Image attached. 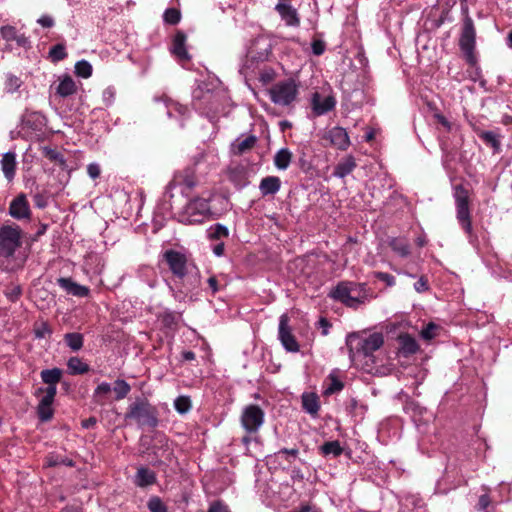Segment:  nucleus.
Here are the masks:
<instances>
[{"mask_svg":"<svg viewBox=\"0 0 512 512\" xmlns=\"http://www.w3.org/2000/svg\"><path fill=\"white\" fill-rule=\"evenodd\" d=\"M23 125L32 128L33 130L40 131L45 125V118L38 112H27L23 116Z\"/></svg>","mask_w":512,"mask_h":512,"instance_id":"5701e85b","label":"nucleus"},{"mask_svg":"<svg viewBox=\"0 0 512 512\" xmlns=\"http://www.w3.org/2000/svg\"><path fill=\"white\" fill-rule=\"evenodd\" d=\"M390 246L393 251L399 254L401 257H406L410 253V246L405 239L394 238L391 240Z\"/></svg>","mask_w":512,"mask_h":512,"instance_id":"f704fd0d","label":"nucleus"},{"mask_svg":"<svg viewBox=\"0 0 512 512\" xmlns=\"http://www.w3.org/2000/svg\"><path fill=\"white\" fill-rule=\"evenodd\" d=\"M9 214L18 220L30 217V207L24 194H20L12 200L9 206Z\"/></svg>","mask_w":512,"mask_h":512,"instance_id":"4468645a","label":"nucleus"},{"mask_svg":"<svg viewBox=\"0 0 512 512\" xmlns=\"http://www.w3.org/2000/svg\"><path fill=\"white\" fill-rule=\"evenodd\" d=\"M126 422H134L138 427L148 426L154 428L158 425L157 410L147 399H136L132 402L124 415Z\"/></svg>","mask_w":512,"mask_h":512,"instance_id":"f257e3e1","label":"nucleus"},{"mask_svg":"<svg viewBox=\"0 0 512 512\" xmlns=\"http://www.w3.org/2000/svg\"><path fill=\"white\" fill-rule=\"evenodd\" d=\"M434 118L441 124L443 125L446 130L450 131L451 130V123L442 115V114H439V113H436L434 115Z\"/></svg>","mask_w":512,"mask_h":512,"instance_id":"69168bd1","label":"nucleus"},{"mask_svg":"<svg viewBox=\"0 0 512 512\" xmlns=\"http://www.w3.org/2000/svg\"><path fill=\"white\" fill-rule=\"evenodd\" d=\"M324 139L329 141L330 144L339 150H346L350 146V140L347 131L339 126L333 127L328 130Z\"/></svg>","mask_w":512,"mask_h":512,"instance_id":"f8f14e48","label":"nucleus"},{"mask_svg":"<svg viewBox=\"0 0 512 512\" xmlns=\"http://www.w3.org/2000/svg\"><path fill=\"white\" fill-rule=\"evenodd\" d=\"M38 415L42 421H48L53 416V409L51 406L38 405Z\"/></svg>","mask_w":512,"mask_h":512,"instance_id":"8fccbe9b","label":"nucleus"},{"mask_svg":"<svg viewBox=\"0 0 512 512\" xmlns=\"http://www.w3.org/2000/svg\"><path fill=\"white\" fill-rule=\"evenodd\" d=\"M228 235L229 231L227 227L222 224H216L209 229V237L211 239L219 240L228 237Z\"/></svg>","mask_w":512,"mask_h":512,"instance_id":"a19ab883","label":"nucleus"},{"mask_svg":"<svg viewBox=\"0 0 512 512\" xmlns=\"http://www.w3.org/2000/svg\"><path fill=\"white\" fill-rule=\"evenodd\" d=\"M43 155L51 162L59 165L62 169H67L66 160L61 152L48 146L42 148Z\"/></svg>","mask_w":512,"mask_h":512,"instance_id":"bb28decb","label":"nucleus"},{"mask_svg":"<svg viewBox=\"0 0 512 512\" xmlns=\"http://www.w3.org/2000/svg\"><path fill=\"white\" fill-rule=\"evenodd\" d=\"M378 279L386 282L389 286H392L395 284V278L391 274L379 272L377 274Z\"/></svg>","mask_w":512,"mask_h":512,"instance_id":"680f3d73","label":"nucleus"},{"mask_svg":"<svg viewBox=\"0 0 512 512\" xmlns=\"http://www.w3.org/2000/svg\"><path fill=\"white\" fill-rule=\"evenodd\" d=\"M164 258L175 276L183 278L186 275L187 259L183 254L174 250H168L165 252Z\"/></svg>","mask_w":512,"mask_h":512,"instance_id":"9b49d317","label":"nucleus"},{"mask_svg":"<svg viewBox=\"0 0 512 512\" xmlns=\"http://www.w3.org/2000/svg\"><path fill=\"white\" fill-rule=\"evenodd\" d=\"M164 21L168 24L175 25L181 19V13L178 9L169 8L164 12Z\"/></svg>","mask_w":512,"mask_h":512,"instance_id":"37998d69","label":"nucleus"},{"mask_svg":"<svg viewBox=\"0 0 512 512\" xmlns=\"http://www.w3.org/2000/svg\"><path fill=\"white\" fill-rule=\"evenodd\" d=\"M292 153L287 148L280 149L274 157V164L279 170H286L291 162Z\"/></svg>","mask_w":512,"mask_h":512,"instance_id":"cd10ccee","label":"nucleus"},{"mask_svg":"<svg viewBox=\"0 0 512 512\" xmlns=\"http://www.w3.org/2000/svg\"><path fill=\"white\" fill-rule=\"evenodd\" d=\"M185 42V33L178 31L173 38L172 53L180 60H188L190 58L185 48Z\"/></svg>","mask_w":512,"mask_h":512,"instance_id":"a211bd4d","label":"nucleus"},{"mask_svg":"<svg viewBox=\"0 0 512 512\" xmlns=\"http://www.w3.org/2000/svg\"><path fill=\"white\" fill-rule=\"evenodd\" d=\"M298 453H299V451L296 448H292V449L283 448L276 453V456L279 457L281 455H286L287 457L295 458V457H297Z\"/></svg>","mask_w":512,"mask_h":512,"instance_id":"052dcab7","label":"nucleus"},{"mask_svg":"<svg viewBox=\"0 0 512 512\" xmlns=\"http://www.w3.org/2000/svg\"><path fill=\"white\" fill-rule=\"evenodd\" d=\"M399 343L400 350L405 356L416 353L419 348L416 340L408 334L400 335Z\"/></svg>","mask_w":512,"mask_h":512,"instance_id":"393cba45","label":"nucleus"},{"mask_svg":"<svg viewBox=\"0 0 512 512\" xmlns=\"http://www.w3.org/2000/svg\"><path fill=\"white\" fill-rule=\"evenodd\" d=\"M336 100L333 96H322L315 92L311 98V106L315 115L321 116L334 109Z\"/></svg>","mask_w":512,"mask_h":512,"instance_id":"ddd939ff","label":"nucleus"},{"mask_svg":"<svg viewBox=\"0 0 512 512\" xmlns=\"http://www.w3.org/2000/svg\"><path fill=\"white\" fill-rule=\"evenodd\" d=\"M111 392L112 386L107 382H102L95 388L93 399L96 403L103 405Z\"/></svg>","mask_w":512,"mask_h":512,"instance_id":"7c9ffc66","label":"nucleus"},{"mask_svg":"<svg viewBox=\"0 0 512 512\" xmlns=\"http://www.w3.org/2000/svg\"><path fill=\"white\" fill-rule=\"evenodd\" d=\"M356 160L353 156L344 157L334 168L333 175L338 178H344L356 168Z\"/></svg>","mask_w":512,"mask_h":512,"instance_id":"6ab92c4d","label":"nucleus"},{"mask_svg":"<svg viewBox=\"0 0 512 512\" xmlns=\"http://www.w3.org/2000/svg\"><path fill=\"white\" fill-rule=\"evenodd\" d=\"M207 512H231V510L222 501H214L209 505Z\"/></svg>","mask_w":512,"mask_h":512,"instance_id":"603ef678","label":"nucleus"},{"mask_svg":"<svg viewBox=\"0 0 512 512\" xmlns=\"http://www.w3.org/2000/svg\"><path fill=\"white\" fill-rule=\"evenodd\" d=\"M75 73L82 78H89L92 75V66L86 60L78 61L75 64Z\"/></svg>","mask_w":512,"mask_h":512,"instance_id":"ea45409f","label":"nucleus"},{"mask_svg":"<svg viewBox=\"0 0 512 512\" xmlns=\"http://www.w3.org/2000/svg\"><path fill=\"white\" fill-rule=\"evenodd\" d=\"M156 481L155 473L145 467H141L137 470L135 475V484L139 487H146L154 484Z\"/></svg>","mask_w":512,"mask_h":512,"instance_id":"4be33fe9","label":"nucleus"},{"mask_svg":"<svg viewBox=\"0 0 512 512\" xmlns=\"http://www.w3.org/2000/svg\"><path fill=\"white\" fill-rule=\"evenodd\" d=\"M100 166L96 163H90L88 166H87V173L88 175L92 178V179H96L99 177L100 175Z\"/></svg>","mask_w":512,"mask_h":512,"instance_id":"6e6d98bb","label":"nucleus"},{"mask_svg":"<svg viewBox=\"0 0 512 512\" xmlns=\"http://www.w3.org/2000/svg\"><path fill=\"white\" fill-rule=\"evenodd\" d=\"M312 51L317 56L323 54L325 51V43L321 40H314L312 42Z\"/></svg>","mask_w":512,"mask_h":512,"instance_id":"4d7b16f0","label":"nucleus"},{"mask_svg":"<svg viewBox=\"0 0 512 512\" xmlns=\"http://www.w3.org/2000/svg\"><path fill=\"white\" fill-rule=\"evenodd\" d=\"M264 411L257 405L246 406L241 414L240 422L243 429L249 434L258 433L264 423Z\"/></svg>","mask_w":512,"mask_h":512,"instance_id":"1a4fd4ad","label":"nucleus"},{"mask_svg":"<svg viewBox=\"0 0 512 512\" xmlns=\"http://www.w3.org/2000/svg\"><path fill=\"white\" fill-rule=\"evenodd\" d=\"M67 366L69 373L72 375L84 374L89 371V366L78 357H71Z\"/></svg>","mask_w":512,"mask_h":512,"instance_id":"2f4dec72","label":"nucleus"},{"mask_svg":"<svg viewBox=\"0 0 512 512\" xmlns=\"http://www.w3.org/2000/svg\"><path fill=\"white\" fill-rule=\"evenodd\" d=\"M1 169L8 181H12L16 172V154L14 152H6L1 159Z\"/></svg>","mask_w":512,"mask_h":512,"instance_id":"dca6fc26","label":"nucleus"},{"mask_svg":"<svg viewBox=\"0 0 512 512\" xmlns=\"http://www.w3.org/2000/svg\"><path fill=\"white\" fill-rule=\"evenodd\" d=\"M14 41L21 47H27L29 45V40L24 34H17Z\"/></svg>","mask_w":512,"mask_h":512,"instance_id":"338daca9","label":"nucleus"},{"mask_svg":"<svg viewBox=\"0 0 512 512\" xmlns=\"http://www.w3.org/2000/svg\"><path fill=\"white\" fill-rule=\"evenodd\" d=\"M291 512H320V511L314 506L305 504V505H302L298 510H293Z\"/></svg>","mask_w":512,"mask_h":512,"instance_id":"774afa93","label":"nucleus"},{"mask_svg":"<svg viewBox=\"0 0 512 512\" xmlns=\"http://www.w3.org/2000/svg\"><path fill=\"white\" fill-rule=\"evenodd\" d=\"M191 407V400L188 396H179L174 401V408L180 414L187 413Z\"/></svg>","mask_w":512,"mask_h":512,"instance_id":"4c0bfd02","label":"nucleus"},{"mask_svg":"<svg viewBox=\"0 0 512 512\" xmlns=\"http://www.w3.org/2000/svg\"><path fill=\"white\" fill-rule=\"evenodd\" d=\"M34 204L38 208H44L47 205V199L42 194L34 195Z\"/></svg>","mask_w":512,"mask_h":512,"instance_id":"e2e57ef3","label":"nucleus"},{"mask_svg":"<svg viewBox=\"0 0 512 512\" xmlns=\"http://www.w3.org/2000/svg\"><path fill=\"white\" fill-rule=\"evenodd\" d=\"M195 184L196 182L193 173L190 171H186L185 175H176L174 180L169 184V186L184 185L186 188L192 189L195 186Z\"/></svg>","mask_w":512,"mask_h":512,"instance_id":"473e14b6","label":"nucleus"},{"mask_svg":"<svg viewBox=\"0 0 512 512\" xmlns=\"http://www.w3.org/2000/svg\"><path fill=\"white\" fill-rule=\"evenodd\" d=\"M62 371L58 368L46 369L41 372L42 381L48 385V387L54 386L60 381Z\"/></svg>","mask_w":512,"mask_h":512,"instance_id":"c756f323","label":"nucleus"},{"mask_svg":"<svg viewBox=\"0 0 512 512\" xmlns=\"http://www.w3.org/2000/svg\"><path fill=\"white\" fill-rule=\"evenodd\" d=\"M281 187V181L276 176H268L261 180L259 189L263 196L276 194Z\"/></svg>","mask_w":512,"mask_h":512,"instance_id":"aec40b11","label":"nucleus"},{"mask_svg":"<svg viewBox=\"0 0 512 512\" xmlns=\"http://www.w3.org/2000/svg\"><path fill=\"white\" fill-rule=\"evenodd\" d=\"M384 343L382 334L373 333L367 338H360L356 334H350L346 338V344L349 350V357L354 360L358 355L370 356L378 350Z\"/></svg>","mask_w":512,"mask_h":512,"instance_id":"f03ea898","label":"nucleus"},{"mask_svg":"<svg viewBox=\"0 0 512 512\" xmlns=\"http://www.w3.org/2000/svg\"><path fill=\"white\" fill-rule=\"evenodd\" d=\"M437 329V326L433 323H429L422 331L421 336L426 339L430 340L435 337V330Z\"/></svg>","mask_w":512,"mask_h":512,"instance_id":"864d4df0","label":"nucleus"},{"mask_svg":"<svg viewBox=\"0 0 512 512\" xmlns=\"http://www.w3.org/2000/svg\"><path fill=\"white\" fill-rule=\"evenodd\" d=\"M414 288L419 293L427 291L429 288L427 279L424 276L420 277V279L415 282Z\"/></svg>","mask_w":512,"mask_h":512,"instance_id":"13d9d810","label":"nucleus"},{"mask_svg":"<svg viewBox=\"0 0 512 512\" xmlns=\"http://www.w3.org/2000/svg\"><path fill=\"white\" fill-rule=\"evenodd\" d=\"M37 22L42 26V27H45V28H50L54 25V20L51 16H48V15H43L41 16Z\"/></svg>","mask_w":512,"mask_h":512,"instance_id":"bf43d9fd","label":"nucleus"},{"mask_svg":"<svg viewBox=\"0 0 512 512\" xmlns=\"http://www.w3.org/2000/svg\"><path fill=\"white\" fill-rule=\"evenodd\" d=\"M475 45L476 30L474 22L471 17L466 16L463 20V26L459 39V46L461 51L464 53L467 62L470 64H475L476 62V57L474 54Z\"/></svg>","mask_w":512,"mask_h":512,"instance_id":"39448f33","label":"nucleus"},{"mask_svg":"<svg viewBox=\"0 0 512 512\" xmlns=\"http://www.w3.org/2000/svg\"><path fill=\"white\" fill-rule=\"evenodd\" d=\"M64 339L73 351H78L83 346V336L80 333H67Z\"/></svg>","mask_w":512,"mask_h":512,"instance_id":"c9c22d12","label":"nucleus"},{"mask_svg":"<svg viewBox=\"0 0 512 512\" xmlns=\"http://www.w3.org/2000/svg\"><path fill=\"white\" fill-rule=\"evenodd\" d=\"M278 337L284 348L289 352L299 351V345L292 334L289 326V317L287 314H282L279 319Z\"/></svg>","mask_w":512,"mask_h":512,"instance_id":"9d476101","label":"nucleus"},{"mask_svg":"<svg viewBox=\"0 0 512 512\" xmlns=\"http://www.w3.org/2000/svg\"><path fill=\"white\" fill-rule=\"evenodd\" d=\"M490 504V499L487 494L481 495L477 504L479 510L486 509Z\"/></svg>","mask_w":512,"mask_h":512,"instance_id":"0e129e2a","label":"nucleus"},{"mask_svg":"<svg viewBox=\"0 0 512 512\" xmlns=\"http://www.w3.org/2000/svg\"><path fill=\"white\" fill-rule=\"evenodd\" d=\"M56 91L62 97L70 96L76 91L75 82L70 76H65L60 80Z\"/></svg>","mask_w":512,"mask_h":512,"instance_id":"c85d7f7f","label":"nucleus"},{"mask_svg":"<svg viewBox=\"0 0 512 512\" xmlns=\"http://www.w3.org/2000/svg\"><path fill=\"white\" fill-rule=\"evenodd\" d=\"M57 282L61 288L74 296L85 297L89 293L87 287L77 284L70 278H59Z\"/></svg>","mask_w":512,"mask_h":512,"instance_id":"f3484780","label":"nucleus"},{"mask_svg":"<svg viewBox=\"0 0 512 512\" xmlns=\"http://www.w3.org/2000/svg\"><path fill=\"white\" fill-rule=\"evenodd\" d=\"M329 379H330V384L324 391V393L326 395H331V394L341 391L343 389V383L337 377H335L334 375L331 374L329 376Z\"/></svg>","mask_w":512,"mask_h":512,"instance_id":"a18cd8bd","label":"nucleus"},{"mask_svg":"<svg viewBox=\"0 0 512 512\" xmlns=\"http://www.w3.org/2000/svg\"><path fill=\"white\" fill-rule=\"evenodd\" d=\"M211 215L210 206L206 199L195 198L191 200L180 215V221L184 224H201Z\"/></svg>","mask_w":512,"mask_h":512,"instance_id":"20e7f679","label":"nucleus"},{"mask_svg":"<svg viewBox=\"0 0 512 512\" xmlns=\"http://www.w3.org/2000/svg\"><path fill=\"white\" fill-rule=\"evenodd\" d=\"M21 246V230L18 226L5 225L0 228V256L12 257Z\"/></svg>","mask_w":512,"mask_h":512,"instance_id":"423d86ee","label":"nucleus"},{"mask_svg":"<svg viewBox=\"0 0 512 512\" xmlns=\"http://www.w3.org/2000/svg\"><path fill=\"white\" fill-rule=\"evenodd\" d=\"M321 451L324 455H333L337 457L342 453V447L338 441H330L321 446Z\"/></svg>","mask_w":512,"mask_h":512,"instance_id":"e433bc0d","label":"nucleus"},{"mask_svg":"<svg viewBox=\"0 0 512 512\" xmlns=\"http://www.w3.org/2000/svg\"><path fill=\"white\" fill-rule=\"evenodd\" d=\"M130 390L131 386L123 379H117L112 387L116 400L124 399L129 394Z\"/></svg>","mask_w":512,"mask_h":512,"instance_id":"72a5a7b5","label":"nucleus"},{"mask_svg":"<svg viewBox=\"0 0 512 512\" xmlns=\"http://www.w3.org/2000/svg\"><path fill=\"white\" fill-rule=\"evenodd\" d=\"M34 332L37 338H45L47 335H50L52 331L47 323L42 322L35 328Z\"/></svg>","mask_w":512,"mask_h":512,"instance_id":"3c124183","label":"nucleus"},{"mask_svg":"<svg viewBox=\"0 0 512 512\" xmlns=\"http://www.w3.org/2000/svg\"><path fill=\"white\" fill-rule=\"evenodd\" d=\"M478 136L483 140V142L489 146H491L494 150V153H499L501 151V135L494 131H480L478 132Z\"/></svg>","mask_w":512,"mask_h":512,"instance_id":"b1692460","label":"nucleus"},{"mask_svg":"<svg viewBox=\"0 0 512 512\" xmlns=\"http://www.w3.org/2000/svg\"><path fill=\"white\" fill-rule=\"evenodd\" d=\"M173 111L178 112L180 115H185L186 112L188 111V108L177 102H171L168 105V114L171 115Z\"/></svg>","mask_w":512,"mask_h":512,"instance_id":"5fc2aeb1","label":"nucleus"},{"mask_svg":"<svg viewBox=\"0 0 512 512\" xmlns=\"http://www.w3.org/2000/svg\"><path fill=\"white\" fill-rule=\"evenodd\" d=\"M454 198L456 203L457 219L465 232L470 234L472 231V225L469 209V193L462 185H457L454 189Z\"/></svg>","mask_w":512,"mask_h":512,"instance_id":"0eeeda50","label":"nucleus"},{"mask_svg":"<svg viewBox=\"0 0 512 512\" xmlns=\"http://www.w3.org/2000/svg\"><path fill=\"white\" fill-rule=\"evenodd\" d=\"M56 392H57L56 387H54V386L47 387L45 389V395L42 397V399L40 400L38 405L52 406Z\"/></svg>","mask_w":512,"mask_h":512,"instance_id":"49530a36","label":"nucleus"},{"mask_svg":"<svg viewBox=\"0 0 512 512\" xmlns=\"http://www.w3.org/2000/svg\"><path fill=\"white\" fill-rule=\"evenodd\" d=\"M360 294V285L353 282H341L331 293V296L349 307H357L361 303Z\"/></svg>","mask_w":512,"mask_h":512,"instance_id":"6e6552de","label":"nucleus"},{"mask_svg":"<svg viewBox=\"0 0 512 512\" xmlns=\"http://www.w3.org/2000/svg\"><path fill=\"white\" fill-rule=\"evenodd\" d=\"M23 81L12 74H8L5 81V91L7 93H15L22 86Z\"/></svg>","mask_w":512,"mask_h":512,"instance_id":"58836bf2","label":"nucleus"},{"mask_svg":"<svg viewBox=\"0 0 512 512\" xmlns=\"http://www.w3.org/2000/svg\"><path fill=\"white\" fill-rule=\"evenodd\" d=\"M257 138L254 135H249L245 139H237L232 143V151L236 155H242L250 151L256 144Z\"/></svg>","mask_w":512,"mask_h":512,"instance_id":"412c9836","label":"nucleus"},{"mask_svg":"<svg viewBox=\"0 0 512 512\" xmlns=\"http://www.w3.org/2000/svg\"><path fill=\"white\" fill-rule=\"evenodd\" d=\"M271 101L279 106H290L298 96V85L294 79L278 81L269 89Z\"/></svg>","mask_w":512,"mask_h":512,"instance_id":"7ed1b4c3","label":"nucleus"},{"mask_svg":"<svg viewBox=\"0 0 512 512\" xmlns=\"http://www.w3.org/2000/svg\"><path fill=\"white\" fill-rule=\"evenodd\" d=\"M49 55L54 62H58L66 58L67 53L62 44H57L50 49Z\"/></svg>","mask_w":512,"mask_h":512,"instance_id":"c03bdc74","label":"nucleus"},{"mask_svg":"<svg viewBox=\"0 0 512 512\" xmlns=\"http://www.w3.org/2000/svg\"><path fill=\"white\" fill-rule=\"evenodd\" d=\"M0 34L6 41H14L17 36V31L13 26H3L0 29Z\"/></svg>","mask_w":512,"mask_h":512,"instance_id":"09e8293b","label":"nucleus"},{"mask_svg":"<svg viewBox=\"0 0 512 512\" xmlns=\"http://www.w3.org/2000/svg\"><path fill=\"white\" fill-rule=\"evenodd\" d=\"M148 508L151 512H167L165 505L158 497H153L149 500Z\"/></svg>","mask_w":512,"mask_h":512,"instance_id":"de8ad7c7","label":"nucleus"},{"mask_svg":"<svg viewBox=\"0 0 512 512\" xmlns=\"http://www.w3.org/2000/svg\"><path fill=\"white\" fill-rule=\"evenodd\" d=\"M276 11L280 14L282 20L285 21L288 26H298L300 20L297 15V11L291 5L285 3H278L275 7Z\"/></svg>","mask_w":512,"mask_h":512,"instance_id":"2eb2a0df","label":"nucleus"},{"mask_svg":"<svg viewBox=\"0 0 512 512\" xmlns=\"http://www.w3.org/2000/svg\"><path fill=\"white\" fill-rule=\"evenodd\" d=\"M179 317L180 316L174 312L165 311L160 316V319L164 326L168 328H173L177 324Z\"/></svg>","mask_w":512,"mask_h":512,"instance_id":"79ce46f5","label":"nucleus"},{"mask_svg":"<svg viewBox=\"0 0 512 512\" xmlns=\"http://www.w3.org/2000/svg\"><path fill=\"white\" fill-rule=\"evenodd\" d=\"M302 405L306 412L315 415L319 410L318 397L314 393H304L302 395Z\"/></svg>","mask_w":512,"mask_h":512,"instance_id":"a878e982","label":"nucleus"}]
</instances>
